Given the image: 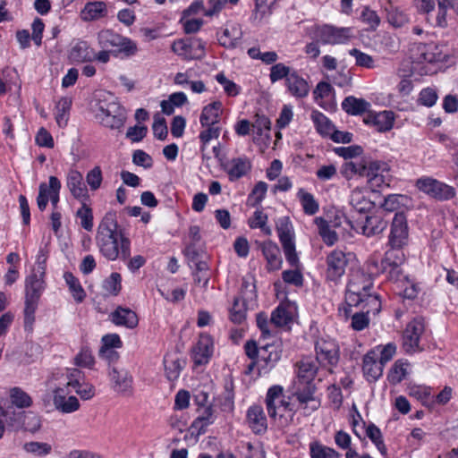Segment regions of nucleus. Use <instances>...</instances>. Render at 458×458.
<instances>
[{"label":"nucleus","instance_id":"1","mask_svg":"<svg viewBox=\"0 0 458 458\" xmlns=\"http://www.w3.org/2000/svg\"><path fill=\"white\" fill-rule=\"evenodd\" d=\"M95 241L99 252L108 260H126L131 256V241L120 228L114 210L106 212L102 217Z\"/></svg>","mask_w":458,"mask_h":458},{"label":"nucleus","instance_id":"2","mask_svg":"<svg viewBox=\"0 0 458 458\" xmlns=\"http://www.w3.org/2000/svg\"><path fill=\"white\" fill-rule=\"evenodd\" d=\"M373 287L372 279L362 272L352 275L346 288L348 305H360L368 315H377L381 310V301L377 295L370 293Z\"/></svg>","mask_w":458,"mask_h":458},{"label":"nucleus","instance_id":"3","mask_svg":"<svg viewBox=\"0 0 458 458\" xmlns=\"http://www.w3.org/2000/svg\"><path fill=\"white\" fill-rule=\"evenodd\" d=\"M44 276L35 270L25 279L24 329L31 332L35 322V312L45 289Z\"/></svg>","mask_w":458,"mask_h":458},{"label":"nucleus","instance_id":"4","mask_svg":"<svg viewBox=\"0 0 458 458\" xmlns=\"http://www.w3.org/2000/svg\"><path fill=\"white\" fill-rule=\"evenodd\" d=\"M265 402L268 416L271 419H276L278 416L283 425L293 421V407L290 402L284 400L282 386L277 385L271 386L267 390Z\"/></svg>","mask_w":458,"mask_h":458},{"label":"nucleus","instance_id":"5","mask_svg":"<svg viewBox=\"0 0 458 458\" xmlns=\"http://www.w3.org/2000/svg\"><path fill=\"white\" fill-rule=\"evenodd\" d=\"M98 43L102 49L112 51L114 56L123 55L130 57L134 55L138 47L131 38L123 37L111 30H104L98 34Z\"/></svg>","mask_w":458,"mask_h":458},{"label":"nucleus","instance_id":"6","mask_svg":"<svg viewBox=\"0 0 458 458\" xmlns=\"http://www.w3.org/2000/svg\"><path fill=\"white\" fill-rule=\"evenodd\" d=\"M409 242V226L403 212H396L390 225L386 251H403Z\"/></svg>","mask_w":458,"mask_h":458},{"label":"nucleus","instance_id":"7","mask_svg":"<svg viewBox=\"0 0 458 458\" xmlns=\"http://www.w3.org/2000/svg\"><path fill=\"white\" fill-rule=\"evenodd\" d=\"M415 185L420 191L438 201L450 200L456 196L453 186L432 177L419 178Z\"/></svg>","mask_w":458,"mask_h":458},{"label":"nucleus","instance_id":"8","mask_svg":"<svg viewBox=\"0 0 458 458\" xmlns=\"http://www.w3.org/2000/svg\"><path fill=\"white\" fill-rule=\"evenodd\" d=\"M2 417L5 419L8 427L15 431H36L40 428V420L33 412L18 411L12 406L5 408Z\"/></svg>","mask_w":458,"mask_h":458},{"label":"nucleus","instance_id":"9","mask_svg":"<svg viewBox=\"0 0 458 458\" xmlns=\"http://www.w3.org/2000/svg\"><path fill=\"white\" fill-rule=\"evenodd\" d=\"M404 251H386L380 261V269L390 281L398 282L404 278L402 266L405 262Z\"/></svg>","mask_w":458,"mask_h":458},{"label":"nucleus","instance_id":"10","mask_svg":"<svg viewBox=\"0 0 458 458\" xmlns=\"http://www.w3.org/2000/svg\"><path fill=\"white\" fill-rule=\"evenodd\" d=\"M98 116L101 123L112 130L123 127L126 114L124 109L116 102L100 103Z\"/></svg>","mask_w":458,"mask_h":458},{"label":"nucleus","instance_id":"11","mask_svg":"<svg viewBox=\"0 0 458 458\" xmlns=\"http://www.w3.org/2000/svg\"><path fill=\"white\" fill-rule=\"evenodd\" d=\"M205 45L200 38H190L174 41L172 50L186 60L202 59L205 56Z\"/></svg>","mask_w":458,"mask_h":458},{"label":"nucleus","instance_id":"12","mask_svg":"<svg viewBox=\"0 0 458 458\" xmlns=\"http://www.w3.org/2000/svg\"><path fill=\"white\" fill-rule=\"evenodd\" d=\"M315 37L324 45L344 44L351 38V29L323 25L316 30Z\"/></svg>","mask_w":458,"mask_h":458},{"label":"nucleus","instance_id":"13","mask_svg":"<svg viewBox=\"0 0 458 458\" xmlns=\"http://www.w3.org/2000/svg\"><path fill=\"white\" fill-rule=\"evenodd\" d=\"M425 324L422 318H417L407 324L403 335V346L406 352L412 353L419 349L421 335L424 333Z\"/></svg>","mask_w":458,"mask_h":458},{"label":"nucleus","instance_id":"14","mask_svg":"<svg viewBox=\"0 0 458 458\" xmlns=\"http://www.w3.org/2000/svg\"><path fill=\"white\" fill-rule=\"evenodd\" d=\"M297 384V391L294 393V395L302 406L301 408L304 410V415L308 416L312 411L318 410L320 406L319 401L316 400L314 397L316 387L312 382H298Z\"/></svg>","mask_w":458,"mask_h":458},{"label":"nucleus","instance_id":"15","mask_svg":"<svg viewBox=\"0 0 458 458\" xmlns=\"http://www.w3.org/2000/svg\"><path fill=\"white\" fill-rule=\"evenodd\" d=\"M317 361L322 365L335 366L339 361V346L335 341L319 340L316 346Z\"/></svg>","mask_w":458,"mask_h":458},{"label":"nucleus","instance_id":"16","mask_svg":"<svg viewBox=\"0 0 458 458\" xmlns=\"http://www.w3.org/2000/svg\"><path fill=\"white\" fill-rule=\"evenodd\" d=\"M109 376L112 387L115 392L124 396L132 394L133 378L128 370L113 367L109 372Z\"/></svg>","mask_w":458,"mask_h":458},{"label":"nucleus","instance_id":"17","mask_svg":"<svg viewBox=\"0 0 458 458\" xmlns=\"http://www.w3.org/2000/svg\"><path fill=\"white\" fill-rule=\"evenodd\" d=\"M282 349L280 344H267L260 347V357L259 360V373L268 372L281 359Z\"/></svg>","mask_w":458,"mask_h":458},{"label":"nucleus","instance_id":"18","mask_svg":"<svg viewBox=\"0 0 458 458\" xmlns=\"http://www.w3.org/2000/svg\"><path fill=\"white\" fill-rule=\"evenodd\" d=\"M388 222L385 220L380 215L366 216L365 220L356 222V225H352V227L356 231L360 230L361 233L367 237H371L380 234L387 226Z\"/></svg>","mask_w":458,"mask_h":458},{"label":"nucleus","instance_id":"19","mask_svg":"<svg viewBox=\"0 0 458 458\" xmlns=\"http://www.w3.org/2000/svg\"><path fill=\"white\" fill-rule=\"evenodd\" d=\"M345 253L342 250H335L327 257V278L331 281H336L345 272L347 266Z\"/></svg>","mask_w":458,"mask_h":458},{"label":"nucleus","instance_id":"20","mask_svg":"<svg viewBox=\"0 0 458 458\" xmlns=\"http://www.w3.org/2000/svg\"><path fill=\"white\" fill-rule=\"evenodd\" d=\"M213 340L208 335H200L199 339L192 349L191 358L196 366L205 365L213 354Z\"/></svg>","mask_w":458,"mask_h":458},{"label":"nucleus","instance_id":"21","mask_svg":"<svg viewBox=\"0 0 458 458\" xmlns=\"http://www.w3.org/2000/svg\"><path fill=\"white\" fill-rule=\"evenodd\" d=\"M394 114L392 111L379 113L369 112L364 118V123L373 125L377 131L385 132L390 131L394 126Z\"/></svg>","mask_w":458,"mask_h":458},{"label":"nucleus","instance_id":"22","mask_svg":"<svg viewBox=\"0 0 458 458\" xmlns=\"http://www.w3.org/2000/svg\"><path fill=\"white\" fill-rule=\"evenodd\" d=\"M66 185L75 199L84 201L89 198L88 189L83 182L82 174L79 171H69L66 177Z\"/></svg>","mask_w":458,"mask_h":458},{"label":"nucleus","instance_id":"23","mask_svg":"<svg viewBox=\"0 0 458 458\" xmlns=\"http://www.w3.org/2000/svg\"><path fill=\"white\" fill-rule=\"evenodd\" d=\"M259 248L267 260V270L275 271L280 269L283 264V259L277 244L271 241H267L260 243Z\"/></svg>","mask_w":458,"mask_h":458},{"label":"nucleus","instance_id":"24","mask_svg":"<svg viewBox=\"0 0 458 458\" xmlns=\"http://www.w3.org/2000/svg\"><path fill=\"white\" fill-rule=\"evenodd\" d=\"M95 57V50L84 40L74 42L69 51V59L72 63L93 62Z\"/></svg>","mask_w":458,"mask_h":458},{"label":"nucleus","instance_id":"25","mask_svg":"<svg viewBox=\"0 0 458 458\" xmlns=\"http://www.w3.org/2000/svg\"><path fill=\"white\" fill-rule=\"evenodd\" d=\"M376 356V352L370 351L363 357L362 370L369 382L377 381L383 374L384 365L377 360Z\"/></svg>","mask_w":458,"mask_h":458},{"label":"nucleus","instance_id":"26","mask_svg":"<svg viewBox=\"0 0 458 458\" xmlns=\"http://www.w3.org/2000/svg\"><path fill=\"white\" fill-rule=\"evenodd\" d=\"M53 403L55 409L63 413H72L80 408L77 397L69 396L66 398L64 390L61 387H56L54 390Z\"/></svg>","mask_w":458,"mask_h":458},{"label":"nucleus","instance_id":"27","mask_svg":"<svg viewBox=\"0 0 458 458\" xmlns=\"http://www.w3.org/2000/svg\"><path fill=\"white\" fill-rule=\"evenodd\" d=\"M247 420L250 428L255 434H263L267 431V422L263 408L259 405H253L247 411Z\"/></svg>","mask_w":458,"mask_h":458},{"label":"nucleus","instance_id":"28","mask_svg":"<svg viewBox=\"0 0 458 458\" xmlns=\"http://www.w3.org/2000/svg\"><path fill=\"white\" fill-rule=\"evenodd\" d=\"M285 86L289 93L296 98H303L310 92V86L307 81L300 76L296 71H293V73L287 78Z\"/></svg>","mask_w":458,"mask_h":458},{"label":"nucleus","instance_id":"29","mask_svg":"<svg viewBox=\"0 0 458 458\" xmlns=\"http://www.w3.org/2000/svg\"><path fill=\"white\" fill-rule=\"evenodd\" d=\"M110 317L114 324L131 329L136 327L139 323L137 314L128 308L118 307L111 313Z\"/></svg>","mask_w":458,"mask_h":458},{"label":"nucleus","instance_id":"30","mask_svg":"<svg viewBox=\"0 0 458 458\" xmlns=\"http://www.w3.org/2000/svg\"><path fill=\"white\" fill-rule=\"evenodd\" d=\"M242 31L240 24H227L223 33L218 37L219 44L225 47L233 48L242 39Z\"/></svg>","mask_w":458,"mask_h":458},{"label":"nucleus","instance_id":"31","mask_svg":"<svg viewBox=\"0 0 458 458\" xmlns=\"http://www.w3.org/2000/svg\"><path fill=\"white\" fill-rule=\"evenodd\" d=\"M222 106L220 101H214L205 106L199 117L201 126L217 124L222 113Z\"/></svg>","mask_w":458,"mask_h":458},{"label":"nucleus","instance_id":"32","mask_svg":"<svg viewBox=\"0 0 458 458\" xmlns=\"http://www.w3.org/2000/svg\"><path fill=\"white\" fill-rule=\"evenodd\" d=\"M350 205L359 213H367L374 208V203L361 189H354L350 195Z\"/></svg>","mask_w":458,"mask_h":458},{"label":"nucleus","instance_id":"33","mask_svg":"<svg viewBox=\"0 0 458 458\" xmlns=\"http://www.w3.org/2000/svg\"><path fill=\"white\" fill-rule=\"evenodd\" d=\"M186 364L185 360L174 354H167L164 358L165 375L168 380H176Z\"/></svg>","mask_w":458,"mask_h":458},{"label":"nucleus","instance_id":"34","mask_svg":"<svg viewBox=\"0 0 458 458\" xmlns=\"http://www.w3.org/2000/svg\"><path fill=\"white\" fill-rule=\"evenodd\" d=\"M341 106L343 110L351 115H360L370 107V104L368 101L353 96L346 97Z\"/></svg>","mask_w":458,"mask_h":458},{"label":"nucleus","instance_id":"35","mask_svg":"<svg viewBox=\"0 0 458 458\" xmlns=\"http://www.w3.org/2000/svg\"><path fill=\"white\" fill-rule=\"evenodd\" d=\"M107 15L106 5L104 2H89L81 11V18L84 21H95Z\"/></svg>","mask_w":458,"mask_h":458},{"label":"nucleus","instance_id":"36","mask_svg":"<svg viewBox=\"0 0 458 458\" xmlns=\"http://www.w3.org/2000/svg\"><path fill=\"white\" fill-rule=\"evenodd\" d=\"M318 371L317 362L311 359H303L298 362V382H312Z\"/></svg>","mask_w":458,"mask_h":458},{"label":"nucleus","instance_id":"37","mask_svg":"<svg viewBox=\"0 0 458 458\" xmlns=\"http://www.w3.org/2000/svg\"><path fill=\"white\" fill-rule=\"evenodd\" d=\"M366 172V159L362 158L360 161L349 160L345 161L341 167V174L346 179L351 180L354 175L365 177Z\"/></svg>","mask_w":458,"mask_h":458},{"label":"nucleus","instance_id":"38","mask_svg":"<svg viewBox=\"0 0 458 458\" xmlns=\"http://www.w3.org/2000/svg\"><path fill=\"white\" fill-rule=\"evenodd\" d=\"M9 397L12 407H16L17 409L30 408L33 403L32 398L29 394L18 386L10 389Z\"/></svg>","mask_w":458,"mask_h":458},{"label":"nucleus","instance_id":"39","mask_svg":"<svg viewBox=\"0 0 458 458\" xmlns=\"http://www.w3.org/2000/svg\"><path fill=\"white\" fill-rule=\"evenodd\" d=\"M232 166L227 171L231 181L238 180L245 175L251 168V164L247 157H237L232 160Z\"/></svg>","mask_w":458,"mask_h":458},{"label":"nucleus","instance_id":"40","mask_svg":"<svg viewBox=\"0 0 458 458\" xmlns=\"http://www.w3.org/2000/svg\"><path fill=\"white\" fill-rule=\"evenodd\" d=\"M387 21L394 28H402L409 22L408 15L391 3L385 7Z\"/></svg>","mask_w":458,"mask_h":458},{"label":"nucleus","instance_id":"41","mask_svg":"<svg viewBox=\"0 0 458 458\" xmlns=\"http://www.w3.org/2000/svg\"><path fill=\"white\" fill-rule=\"evenodd\" d=\"M314 222L318 226V234L321 236L323 242L328 246L334 245L337 242L338 236L337 233L330 228L328 222L321 216L316 217Z\"/></svg>","mask_w":458,"mask_h":458},{"label":"nucleus","instance_id":"42","mask_svg":"<svg viewBox=\"0 0 458 458\" xmlns=\"http://www.w3.org/2000/svg\"><path fill=\"white\" fill-rule=\"evenodd\" d=\"M310 458H342L341 454L334 448L326 446L318 441L310 444Z\"/></svg>","mask_w":458,"mask_h":458},{"label":"nucleus","instance_id":"43","mask_svg":"<svg viewBox=\"0 0 458 458\" xmlns=\"http://www.w3.org/2000/svg\"><path fill=\"white\" fill-rule=\"evenodd\" d=\"M64 278L66 283V284L69 287V290L73 297V299L77 302H82L84 299L86 298V293L84 289L82 288L79 279L75 277L72 273L71 272H65L64 274Z\"/></svg>","mask_w":458,"mask_h":458},{"label":"nucleus","instance_id":"44","mask_svg":"<svg viewBox=\"0 0 458 458\" xmlns=\"http://www.w3.org/2000/svg\"><path fill=\"white\" fill-rule=\"evenodd\" d=\"M72 107V99L70 98H62L55 106V120L59 127L67 125L69 113Z\"/></svg>","mask_w":458,"mask_h":458},{"label":"nucleus","instance_id":"45","mask_svg":"<svg viewBox=\"0 0 458 458\" xmlns=\"http://www.w3.org/2000/svg\"><path fill=\"white\" fill-rule=\"evenodd\" d=\"M311 119L316 126L317 131L324 136L330 135L335 130V126L331 121L321 112L313 111Z\"/></svg>","mask_w":458,"mask_h":458},{"label":"nucleus","instance_id":"46","mask_svg":"<svg viewBox=\"0 0 458 458\" xmlns=\"http://www.w3.org/2000/svg\"><path fill=\"white\" fill-rule=\"evenodd\" d=\"M276 231L281 243L294 240L293 225L288 216L279 218L276 223Z\"/></svg>","mask_w":458,"mask_h":458},{"label":"nucleus","instance_id":"47","mask_svg":"<svg viewBox=\"0 0 458 458\" xmlns=\"http://www.w3.org/2000/svg\"><path fill=\"white\" fill-rule=\"evenodd\" d=\"M297 195L305 214L311 216L318 211V203L311 193L305 191L303 189H300Z\"/></svg>","mask_w":458,"mask_h":458},{"label":"nucleus","instance_id":"48","mask_svg":"<svg viewBox=\"0 0 458 458\" xmlns=\"http://www.w3.org/2000/svg\"><path fill=\"white\" fill-rule=\"evenodd\" d=\"M76 217L80 219V225L84 230L88 232L92 231L94 226L93 211L84 201H82L81 207L77 210Z\"/></svg>","mask_w":458,"mask_h":458},{"label":"nucleus","instance_id":"49","mask_svg":"<svg viewBox=\"0 0 458 458\" xmlns=\"http://www.w3.org/2000/svg\"><path fill=\"white\" fill-rule=\"evenodd\" d=\"M420 58L427 63L442 62L445 59V55L438 51L437 46L423 45L420 47Z\"/></svg>","mask_w":458,"mask_h":458},{"label":"nucleus","instance_id":"50","mask_svg":"<svg viewBox=\"0 0 458 458\" xmlns=\"http://www.w3.org/2000/svg\"><path fill=\"white\" fill-rule=\"evenodd\" d=\"M267 191V184L265 182H259L248 196L247 204L256 207L264 199Z\"/></svg>","mask_w":458,"mask_h":458},{"label":"nucleus","instance_id":"51","mask_svg":"<svg viewBox=\"0 0 458 458\" xmlns=\"http://www.w3.org/2000/svg\"><path fill=\"white\" fill-rule=\"evenodd\" d=\"M407 363H403L401 360L394 362L391 368L387 379L392 385H397L403 381L407 374Z\"/></svg>","mask_w":458,"mask_h":458},{"label":"nucleus","instance_id":"52","mask_svg":"<svg viewBox=\"0 0 458 458\" xmlns=\"http://www.w3.org/2000/svg\"><path fill=\"white\" fill-rule=\"evenodd\" d=\"M293 71L289 66H286L283 63H278L271 66L269 79L272 83H275L283 79L287 81V78L293 73Z\"/></svg>","mask_w":458,"mask_h":458},{"label":"nucleus","instance_id":"53","mask_svg":"<svg viewBox=\"0 0 458 458\" xmlns=\"http://www.w3.org/2000/svg\"><path fill=\"white\" fill-rule=\"evenodd\" d=\"M246 308L243 300L236 297L233 300V305L230 310V318L235 324H241L245 320Z\"/></svg>","mask_w":458,"mask_h":458},{"label":"nucleus","instance_id":"54","mask_svg":"<svg viewBox=\"0 0 458 458\" xmlns=\"http://www.w3.org/2000/svg\"><path fill=\"white\" fill-rule=\"evenodd\" d=\"M291 313L283 306H278L271 315L270 322L276 327H284L292 321Z\"/></svg>","mask_w":458,"mask_h":458},{"label":"nucleus","instance_id":"55","mask_svg":"<svg viewBox=\"0 0 458 458\" xmlns=\"http://www.w3.org/2000/svg\"><path fill=\"white\" fill-rule=\"evenodd\" d=\"M23 449L27 453H30L38 456H45L51 453L52 446L47 443L31 441L25 443Z\"/></svg>","mask_w":458,"mask_h":458},{"label":"nucleus","instance_id":"56","mask_svg":"<svg viewBox=\"0 0 458 458\" xmlns=\"http://www.w3.org/2000/svg\"><path fill=\"white\" fill-rule=\"evenodd\" d=\"M67 386L73 387L76 393L84 400H89L95 394V388L92 385L81 384L77 378L68 381Z\"/></svg>","mask_w":458,"mask_h":458},{"label":"nucleus","instance_id":"57","mask_svg":"<svg viewBox=\"0 0 458 458\" xmlns=\"http://www.w3.org/2000/svg\"><path fill=\"white\" fill-rule=\"evenodd\" d=\"M390 171L389 165L383 161L378 160H367L366 159V172L365 177L372 176L373 174H380L383 173L388 174Z\"/></svg>","mask_w":458,"mask_h":458},{"label":"nucleus","instance_id":"58","mask_svg":"<svg viewBox=\"0 0 458 458\" xmlns=\"http://www.w3.org/2000/svg\"><path fill=\"white\" fill-rule=\"evenodd\" d=\"M285 256V259L292 267H300V259L295 249L294 240L281 243Z\"/></svg>","mask_w":458,"mask_h":458},{"label":"nucleus","instance_id":"59","mask_svg":"<svg viewBox=\"0 0 458 458\" xmlns=\"http://www.w3.org/2000/svg\"><path fill=\"white\" fill-rule=\"evenodd\" d=\"M282 278L285 284L301 287L303 284V276L299 267H293V269L284 270L282 273Z\"/></svg>","mask_w":458,"mask_h":458},{"label":"nucleus","instance_id":"60","mask_svg":"<svg viewBox=\"0 0 458 458\" xmlns=\"http://www.w3.org/2000/svg\"><path fill=\"white\" fill-rule=\"evenodd\" d=\"M48 188V199H50L52 207L54 209L57 208V204L59 202V192L61 189V182L55 176L49 177V185Z\"/></svg>","mask_w":458,"mask_h":458},{"label":"nucleus","instance_id":"61","mask_svg":"<svg viewBox=\"0 0 458 458\" xmlns=\"http://www.w3.org/2000/svg\"><path fill=\"white\" fill-rule=\"evenodd\" d=\"M121 281V275L114 272L106 280H105L103 287L108 293L117 295L122 289Z\"/></svg>","mask_w":458,"mask_h":458},{"label":"nucleus","instance_id":"62","mask_svg":"<svg viewBox=\"0 0 458 458\" xmlns=\"http://www.w3.org/2000/svg\"><path fill=\"white\" fill-rule=\"evenodd\" d=\"M154 136L160 140H165L168 134L167 125L165 119L159 114L154 116V123L152 124Z\"/></svg>","mask_w":458,"mask_h":458},{"label":"nucleus","instance_id":"63","mask_svg":"<svg viewBox=\"0 0 458 458\" xmlns=\"http://www.w3.org/2000/svg\"><path fill=\"white\" fill-rule=\"evenodd\" d=\"M206 129L200 131L199 133V140L202 143L201 150L203 151L206 145L212 140L217 139L220 134V127L216 124L213 125H206L204 126Z\"/></svg>","mask_w":458,"mask_h":458},{"label":"nucleus","instance_id":"64","mask_svg":"<svg viewBox=\"0 0 458 458\" xmlns=\"http://www.w3.org/2000/svg\"><path fill=\"white\" fill-rule=\"evenodd\" d=\"M360 19L369 26L371 30H376L380 24V18L377 13L368 6L363 8Z\"/></svg>","mask_w":458,"mask_h":458}]
</instances>
